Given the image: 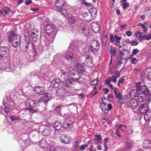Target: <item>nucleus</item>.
Listing matches in <instances>:
<instances>
[{
	"instance_id": "nucleus-1",
	"label": "nucleus",
	"mask_w": 151,
	"mask_h": 151,
	"mask_svg": "<svg viewBox=\"0 0 151 151\" xmlns=\"http://www.w3.org/2000/svg\"><path fill=\"white\" fill-rule=\"evenodd\" d=\"M58 76L61 80L65 81L60 82V84L65 86H71V85H75L76 84V81L78 82V80L80 79V78H78L74 79V80H76V81H73L72 79H69L68 77L67 72L66 73L64 70H60L58 74Z\"/></svg>"
},
{
	"instance_id": "nucleus-2",
	"label": "nucleus",
	"mask_w": 151,
	"mask_h": 151,
	"mask_svg": "<svg viewBox=\"0 0 151 151\" xmlns=\"http://www.w3.org/2000/svg\"><path fill=\"white\" fill-rule=\"evenodd\" d=\"M18 35L14 31H12L8 35L9 42L11 43L12 46L16 48L20 42V39H18Z\"/></svg>"
},
{
	"instance_id": "nucleus-3",
	"label": "nucleus",
	"mask_w": 151,
	"mask_h": 151,
	"mask_svg": "<svg viewBox=\"0 0 151 151\" xmlns=\"http://www.w3.org/2000/svg\"><path fill=\"white\" fill-rule=\"evenodd\" d=\"M65 2V0H57L55 4L57 11L64 15L68 14L66 9L62 8L64 6Z\"/></svg>"
},
{
	"instance_id": "nucleus-4",
	"label": "nucleus",
	"mask_w": 151,
	"mask_h": 151,
	"mask_svg": "<svg viewBox=\"0 0 151 151\" xmlns=\"http://www.w3.org/2000/svg\"><path fill=\"white\" fill-rule=\"evenodd\" d=\"M3 104L6 108L13 109L15 105V103L9 98H4L3 101Z\"/></svg>"
},
{
	"instance_id": "nucleus-5",
	"label": "nucleus",
	"mask_w": 151,
	"mask_h": 151,
	"mask_svg": "<svg viewBox=\"0 0 151 151\" xmlns=\"http://www.w3.org/2000/svg\"><path fill=\"white\" fill-rule=\"evenodd\" d=\"M144 118L145 121V128H149L151 125V112H149L146 114L144 116Z\"/></svg>"
},
{
	"instance_id": "nucleus-6",
	"label": "nucleus",
	"mask_w": 151,
	"mask_h": 151,
	"mask_svg": "<svg viewBox=\"0 0 151 151\" xmlns=\"http://www.w3.org/2000/svg\"><path fill=\"white\" fill-rule=\"evenodd\" d=\"M60 140L63 143L69 144L71 142L72 139L70 136L63 134L60 137Z\"/></svg>"
},
{
	"instance_id": "nucleus-7",
	"label": "nucleus",
	"mask_w": 151,
	"mask_h": 151,
	"mask_svg": "<svg viewBox=\"0 0 151 151\" xmlns=\"http://www.w3.org/2000/svg\"><path fill=\"white\" fill-rule=\"evenodd\" d=\"M49 124L46 125H42L40 127V129L43 128L44 129V130L42 131V133L43 135L45 136H48L51 133V126H49Z\"/></svg>"
},
{
	"instance_id": "nucleus-8",
	"label": "nucleus",
	"mask_w": 151,
	"mask_h": 151,
	"mask_svg": "<svg viewBox=\"0 0 151 151\" xmlns=\"http://www.w3.org/2000/svg\"><path fill=\"white\" fill-rule=\"evenodd\" d=\"M119 128L122 132L124 130H125L127 133L129 134H131L133 132L132 130V127L130 126L123 125L120 124L119 126Z\"/></svg>"
},
{
	"instance_id": "nucleus-9",
	"label": "nucleus",
	"mask_w": 151,
	"mask_h": 151,
	"mask_svg": "<svg viewBox=\"0 0 151 151\" xmlns=\"http://www.w3.org/2000/svg\"><path fill=\"white\" fill-rule=\"evenodd\" d=\"M63 86L58 88L56 90V93L57 95L60 96H63L65 93H66V90L65 87L67 86Z\"/></svg>"
},
{
	"instance_id": "nucleus-10",
	"label": "nucleus",
	"mask_w": 151,
	"mask_h": 151,
	"mask_svg": "<svg viewBox=\"0 0 151 151\" xmlns=\"http://www.w3.org/2000/svg\"><path fill=\"white\" fill-rule=\"evenodd\" d=\"M149 110L148 105L145 103L142 104L139 107V111L142 114H145Z\"/></svg>"
},
{
	"instance_id": "nucleus-11",
	"label": "nucleus",
	"mask_w": 151,
	"mask_h": 151,
	"mask_svg": "<svg viewBox=\"0 0 151 151\" xmlns=\"http://www.w3.org/2000/svg\"><path fill=\"white\" fill-rule=\"evenodd\" d=\"M92 58L91 56L88 55L86 57V60L85 61L84 64L87 65L88 66L91 67L93 65Z\"/></svg>"
},
{
	"instance_id": "nucleus-12",
	"label": "nucleus",
	"mask_w": 151,
	"mask_h": 151,
	"mask_svg": "<svg viewBox=\"0 0 151 151\" xmlns=\"http://www.w3.org/2000/svg\"><path fill=\"white\" fill-rule=\"evenodd\" d=\"M34 91L40 94H44L45 93L43 88L39 86H37L34 88Z\"/></svg>"
},
{
	"instance_id": "nucleus-13",
	"label": "nucleus",
	"mask_w": 151,
	"mask_h": 151,
	"mask_svg": "<svg viewBox=\"0 0 151 151\" xmlns=\"http://www.w3.org/2000/svg\"><path fill=\"white\" fill-rule=\"evenodd\" d=\"M125 142L126 149L128 150L130 149L133 145V142L129 139L127 138L125 139Z\"/></svg>"
},
{
	"instance_id": "nucleus-14",
	"label": "nucleus",
	"mask_w": 151,
	"mask_h": 151,
	"mask_svg": "<svg viewBox=\"0 0 151 151\" xmlns=\"http://www.w3.org/2000/svg\"><path fill=\"white\" fill-rule=\"evenodd\" d=\"M92 28L96 33L98 32L100 30L99 25L96 22H93L91 25Z\"/></svg>"
},
{
	"instance_id": "nucleus-15",
	"label": "nucleus",
	"mask_w": 151,
	"mask_h": 151,
	"mask_svg": "<svg viewBox=\"0 0 151 151\" xmlns=\"http://www.w3.org/2000/svg\"><path fill=\"white\" fill-rule=\"evenodd\" d=\"M142 146L145 149H151V141L149 140H145L142 143Z\"/></svg>"
},
{
	"instance_id": "nucleus-16",
	"label": "nucleus",
	"mask_w": 151,
	"mask_h": 151,
	"mask_svg": "<svg viewBox=\"0 0 151 151\" xmlns=\"http://www.w3.org/2000/svg\"><path fill=\"white\" fill-rule=\"evenodd\" d=\"M9 111V108H6L5 106L3 108L2 106H0V114H3L5 116H6Z\"/></svg>"
},
{
	"instance_id": "nucleus-17",
	"label": "nucleus",
	"mask_w": 151,
	"mask_h": 151,
	"mask_svg": "<svg viewBox=\"0 0 151 151\" xmlns=\"http://www.w3.org/2000/svg\"><path fill=\"white\" fill-rule=\"evenodd\" d=\"M68 78H73L74 77L73 76H75L78 74V72L75 70H68V72H67Z\"/></svg>"
},
{
	"instance_id": "nucleus-18",
	"label": "nucleus",
	"mask_w": 151,
	"mask_h": 151,
	"mask_svg": "<svg viewBox=\"0 0 151 151\" xmlns=\"http://www.w3.org/2000/svg\"><path fill=\"white\" fill-rule=\"evenodd\" d=\"M142 32H138L135 33V36L136 38L139 37V40L140 41L145 40H146L145 37V35L142 36Z\"/></svg>"
},
{
	"instance_id": "nucleus-19",
	"label": "nucleus",
	"mask_w": 151,
	"mask_h": 151,
	"mask_svg": "<svg viewBox=\"0 0 151 151\" xmlns=\"http://www.w3.org/2000/svg\"><path fill=\"white\" fill-rule=\"evenodd\" d=\"M9 50V49L6 47H0V53L4 55H6L8 53Z\"/></svg>"
},
{
	"instance_id": "nucleus-20",
	"label": "nucleus",
	"mask_w": 151,
	"mask_h": 151,
	"mask_svg": "<svg viewBox=\"0 0 151 151\" xmlns=\"http://www.w3.org/2000/svg\"><path fill=\"white\" fill-rule=\"evenodd\" d=\"M75 67L76 69L78 70V72L82 73L84 71L83 66L81 64L79 63H76L75 65Z\"/></svg>"
},
{
	"instance_id": "nucleus-21",
	"label": "nucleus",
	"mask_w": 151,
	"mask_h": 151,
	"mask_svg": "<svg viewBox=\"0 0 151 151\" xmlns=\"http://www.w3.org/2000/svg\"><path fill=\"white\" fill-rule=\"evenodd\" d=\"M45 29L48 35H50L54 31L53 27L49 24H47L45 27Z\"/></svg>"
},
{
	"instance_id": "nucleus-22",
	"label": "nucleus",
	"mask_w": 151,
	"mask_h": 151,
	"mask_svg": "<svg viewBox=\"0 0 151 151\" xmlns=\"http://www.w3.org/2000/svg\"><path fill=\"white\" fill-rule=\"evenodd\" d=\"M49 99L48 96H42L41 98L39 99L38 101L39 103H42L45 104L47 103Z\"/></svg>"
},
{
	"instance_id": "nucleus-23",
	"label": "nucleus",
	"mask_w": 151,
	"mask_h": 151,
	"mask_svg": "<svg viewBox=\"0 0 151 151\" xmlns=\"http://www.w3.org/2000/svg\"><path fill=\"white\" fill-rule=\"evenodd\" d=\"M139 91L141 94H144L145 95L149 93L147 87L145 85H142L141 86Z\"/></svg>"
},
{
	"instance_id": "nucleus-24",
	"label": "nucleus",
	"mask_w": 151,
	"mask_h": 151,
	"mask_svg": "<svg viewBox=\"0 0 151 151\" xmlns=\"http://www.w3.org/2000/svg\"><path fill=\"white\" fill-rule=\"evenodd\" d=\"M73 58V54L71 52L67 51L65 52V59L69 60H72Z\"/></svg>"
},
{
	"instance_id": "nucleus-25",
	"label": "nucleus",
	"mask_w": 151,
	"mask_h": 151,
	"mask_svg": "<svg viewBox=\"0 0 151 151\" xmlns=\"http://www.w3.org/2000/svg\"><path fill=\"white\" fill-rule=\"evenodd\" d=\"M39 145L41 148L44 149L45 148L48 147L49 146V144L46 142L45 140H43L41 141Z\"/></svg>"
},
{
	"instance_id": "nucleus-26",
	"label": "nucleus",
	"mask_w": 151,
	"mask_h": 151,
	"mask_svg": "<svg viewBox=\"0 0 151 151\" xmlns=\"http://www.w3.org/2000/svg\"><path fill=\"white\" fill-rule=\"evenodd\" d=\"M129 103L133 108H136L138 105V102L135 99H132L130 101Z\"/></svg>"
},
{
	"instance_id": "nucleus-27",
	"label": "nucleus",
	"mask_w": 151,
	"mask_h": 151,
	"mask_svg": "<svg viewBox=\"0 0 151 151\" xmlns=\"http://www.w3.org/2000/svg\"><path fill=\"white\" fill-rule=\"evenodd\" d=\"M59 80H53L52 81L51 83V86L52 87L54 88H58L59 87V86L61 85L63 86L62 84H60V83H59L58 82Z\"/></svg>"
},
{
	"instance_id": "nucleus-28",
	"label": "nucleus",
	"mask_w": 151,
	"mask_h": 151,
	"mask_svg": "<svg viewBox=\"0 0 151 151\" xmlns=\"http://www.w3.org/2000/svg\"><path fill=\"white\" fill-rule=\"evenodd\" d=\"M62 127V125L60 122L59 121L56 122L54 124L53 127L56 130H59Z\"/></svg>"
},
{
	"instance_id": "nucleus-29",
	"label": "nucleus",
	"mask_w": 151,
	"mask_h": 151,
	"mask_svg": "<svg viewBox=\"0 0 151 151\" xmlns=\"http://www.w3.org/2000/svg\"><path fill=\"white\" fill-rule=\"evenodd\" d=\"M141 92L139 91V90H133L131 91V93L132 94H133L134 96L135 97H138L139 94H140Z\"/></svg>"
},
{
	"instance_id": "nucleus-30",
	"label": "nucleus",
	"mask_w": 151,
	"mask_h": 151,
	"mask_svg": "<svg viewBox=\"0 0 151 151\" xmlns=\"http://www.w3.org/2000/svg\"><path fill=\"white\" fill-rule=\"evenodd\" d=\"M91 46H92L93 47H99V42L96 40H93L91 41L90 43Z\"/></svg>"
},
{
	"instance_id": "nucleus-31",
	"label": "nucleus",
	"mask_w": 151,
	"mask_h": 151,
	"mask_svg": "<svg viewBox=\"0 0 151 151\" xmlns=\"http://www.w3.org/2000/svg\"><path fill=\"white\" fill-rule=\"evenodd\" d=\"M81 142L80 139H76L75 140V144L73 147V148L75 150L76 149L77 147H78L79 145V143Z\"/></svg>"
},
{
	"instance_id": "nucleus-32",
	"label": "nucleus",
	"mask_w": 151,
	"mask_h": 151,
	"mask_svg": "<svg viewBox=\"0 0 151 151\" xmlns=\"http://www.w3.org/2000/svg\"><path fill=\"white\" fill-rule=\"evenodd\" d=\"M145 95L144 94H139L137 97V99L140 102H142L145 101Z\"/></svg>"
},
{
	"instance_id": "nucleus-33",
	"label": "nucleus",
	"mask_w": 151,
	"mask_h": 151,
	"mask_svg": "<svg viewBox=\"0 0 151 151\" xmlns=\"http://www.w3.org/2000/svg\"><path fill=\"white\" fill-rule=\"evenodd\" d=\"M92 47V46L90 45L89 48L90 50L93 53L96 52L98 51L99 47Z\"/></svg>"
},
{
	"instance_id": "nucleus-34",
	"label": "nucleus",
	"mask_w": 151,
	"mask_h": 151,
	"mask_svg": "<svg viewBox=\"0 0 151 151\" xmlns=\"http://www.w3.org/2000/svg\"><path fill=\"white\" fill-rule=\"evenodd\" d=\"M82 31L83 32V34L85 36H87L89 35V31L88 28L83 27Z\"/></svg>"
},
{
	"instance_id": "nucleus-35",
	"label": "nucleus",
	"mask_w": 151,
	"mask_h": 151,
	"mask_svg": "<svg viewBox=\"0 0 151 151\" xmlns=\"http://www.w3.org/2000/svg\"><path fill=\"white\" fill-rule=\"evenodd\" d=\"M70 125V124L69 123L68 120L66 119L63 123V126L64 128H66L69 127Z\"/></svg>"
},
{
	"instance_id": "nucleus-36",
	"label": "nucleus",
	"mask_w": 151,
	"mask_h": 151,
	"mask_svg": "<svg viewBox=\"0 0 151 151\" xmlns=\"http://www.w3.org/2000/svg\"><path fill=\"white\" fill-rule=\"evenodd\" d=\"M93 141H97L101 143L102 142V138L100 135L97 134L95 135V137Z\"/></svg>"
},
{
	"instance_id": "nucleus-37",
	"label": "nucleus",
	"mask_w": 151,
	"mask_h": 151,
	"mask_svg": "<svg viewBox=\"0 0 151 151\" xmlns=\"http://www.w3.org/2000/svg\"><path fill=\"white\" fill-rule=\"evenodd\" d=\"M120 76V74L119 73H116L115 74V76H113L112 78V81L114 83H115L116 82V78L119 77Z\"/></svg>"
},
{
	"instance_id": "nucleus-38",
	"label": "nucleus",
	"mask_w": 151,
	"mask_h": 151,
	"mask_svg": "<svg viewBox=\"0 0 151 151\" xmlns=\"http://www.w3.org/2000/svg\"><path fill=\"white\" fill-rule=\"evenodd\" d=\"M29 139H26L25 141L23 142L24 144L25 145H22V146L23 147H27L30 144V141Z\"/></svg>"
},
{
	"instance_id": "nucleus-39",
	"label": "nucleus",
	"mask_w": 151,
	"mask_h": 151,
	"mask_svg": "<svg viewBox=\"0 0 151 151\" xmlns=\"http://www.w3.org/2000/svg\"><path fill=\"white\" fill-rule=\"evenodd\" d=\"M138 26H141V27L143 29V31L146 32L147 30V28L146 26L144 24L142 23H139L137 24Z\"/></svg>"
},
{
	"instance_id": "nucleus-40",
	"label": "nucleus",
	"mask_w": 151,
	"mask_h": 151,
	"mask_svg": "<svg viewBox=\"0 0 151 151\" xmlns=\"http://www.w3.org/2000/svg\"><path fill=\"white\" fill-rule=\"evenodd\" d=\"M10 118L12 121L17 120L20 119V118L19 116H17L14 115H11L10 116Z\"/></svg>"
},
{
	"instance_id": "nucleus-41",
	"label": "nucleus",
	"mask_w": 151,
	"mask_h": 151,
	"mask_svg": "<svg viewBox=\"0 0 151 151\" xmlns=\"http://www.w3.org/2000/svg\"><path fill=\"white\" fill-rule=\"evenodd\" d=\"M68 19L70 22L72 23H74L76 21V19L73 17H69Z\"/></svg>"
},
{
	"instance_id": "nucleus-42",
	"label": "nucleus",
	"mask_w": 151,
	"mask_h": 151,
	"mask_svg": "<svg viewBox=\"0 0 151 151\" xmlns=\"http://www.w3.org/2000/svg\"><path fill=\"white\" fill-rule=\"evenodd\" d=\"M32 36L33 38H34L35 37H36V38L38 37V36L37 31H32Z\"/></svg>"
},
{
	"instance_id": "nucleus-43",
	"label": "nucleus",
	"mask_w": 151,
	"mask_h": 151,
	"mask_svg": "<svg viewBox=\"0 0 151 151\" xmlns=\"http://www.w3.org/2000/svg\"><path fill=\"white\" fill-rule=\"evenodd\" d=\"M116 50L114 48L112 49L111 48L110 50V52L111 56H115L116 55Z\"/></svg>"
},
{
	"instance_id": "nucleus-44",
	"label": "nucleus",
	"mask_w": 151,
	"mask_h": 151,
	"mask_svg": "<svg viewBox=\"0 0 151 151\" xmlns=\"http://www.w3.org/2000/svg\"><path fill=\"white\" fill-rule=\"evenodd\" d=\"M7 10L6 9H3L2 14L3 15H6L8 14L10 12L9 9L8 8H7Z\"/></svg>"
},
{
	"instance_id": "nucleus-45",
	"label": "nucleus",
	"mask_w": 151,
	"mask_h": 151,
	"mask_svg": "<svg viewBox=\"0 0 151 151\" xmlns=\"http://www.w3.org/2000/svg\"><path fill=\"white\" fill-rule=\"evenodd\" d=\"M124 51L120 50V56L121 58L122 59H125L126 58L125 54H124Z\"/></svg>"
},
{
	"instance_id": "nucleus-46",
	"label": "nucleus",
	"mask_w": 151,
	"mask_h": 151,
	"mask_svg": "<svg viewBox=\"0 0 151 151\" xmlns=\"http://www.w3.org/2000/svg\"><path fill=\"white\" fill-rule=\"evenodd\" d=\"M111 81H112V77H109L105 81V83L106 84H109Z\"/></svg>"
},
{
	"instance_id": "nucleus-47",
	"label": "nucleus",
	"mask_w": 151,
	"mask_h": 151,
	"mask_svg": "<svg viewBox=\"0 0 151 151\" xmlns=\"http://www.w3.org/2000/svg\"><path fill=\"white\" fill-rule=\"evenodd\" d=\"M129 6V3L128 2H126L122 3V8L123 9H127Z\"/></svg>"
},
{
	"instance_id": "nucleus-48",
	"label": "nucleus",
	"mask_w": 151,
	"mask_h": 151,
	"mask_svg": "<svg viewBox=\"0 0 151 151\" xmlns=\"http://www.w3.org/2000/svg\"><path fill=\"white\" fill-rule=\"evenodd\" d=\"M82 3L83 5L89 7H91L92 6V4L91 3L87 2L85 1H83L82 2Z\"/></svg>"
},
{
	"instance_id": "nucleus-49",
	"label": "nucleus",
	"mask_w": 151,
	"mask_h": 151,
	"mask_svg": "<svg viewBox=\"0 0 151 151\" xmlns=\"http://www.w3.org/2000/svg\"><path fill=\"white\" fill-rule=\"evenodd\" d=\"M145 37L146 40L147 41L151 39V34H147L145 35Z\"/></svg>"
},
{
	"instance_id": "nucleus-50",
	"label": "nucleus",
	"mask_w": 151,
	"mask_h": 151,
	"mask_svg": "<svg viewBox=\"0 0 151 151\" xmlns=\"http://www.w3.org/2000/svg\"><path fill=\"white\" fill-rule=\"evenodd\" d=\"M98 82V79L97 78L91 81L90 82V84L91 85H95L97 84Z\"/></svg>"
},
{
	"instance_id": "nucleus-51",
	"label": "nucleus",
	"mask_w": 151,
	"mask_h": 151,
	"mask_svg": "<svg viewBox=\"0 0 151 151\" xmlns=\"http://www.w3.org/2000/svg\"><path fill=\"white\" fill-rule=\"evenodd\" d=\"M114 36L116 42L117 43L120 42L121 40L120 37L118 36L117 35H115Z\"/></svg>"
},
{
	"instance_id": "nucleus-52",
	"label": "nucleus",
	"mask_w": 151,
	"mask_h": 151,
	"mask_svg": "<svg viewBox=\"0 0 151 151\" xmlns=\"http://www.w3.org/2000/svg\"><path fill=\"white\" fill-rule=\"evenodd\" d=\"M100 106L101 109H103L104 108L107 107L106 104L103 102L100 103Z\"/></svg>"
},
{
	"instance_id": "nucleus-53",
	"label": "nucleus",
	"mask_w": 151,
	"mask_h": 151,
	"mask_svg": "<svg viewBox=\"0 0 151 151\" xmlns=\"http://www.w3.org/2000/svg\"><path fill=\"white\" fill-rule=\"evenodd\" d=\"M29 105L32 108L34 107L35 105V102L32 100H30L29 101Z\"/></svg>"
},
{
	"instance_id": "nucleus-54",
	"label": "nucleus",
	"mask_w": 151,
	"mask_h": 151,
	"mask_svg": "<svg viewBox=\"0 0 151 151\" xmlns=\"http://www.w3.org/2000/svg\"><path fill=\"white\" fill-rule=\"evenodd\" d=\"M27 36H28V37L29 38V32L28 29H25L24 31V37L25 38Z\"/></svg>"
},
{
	"instance_id": "nucleus-55",
	"label": "nucleus",
	"mask_w": 151,
	"mask_h": 151,
	"mask_svg": "<svg viewBox=\"0 0 151 151\" xmlns=\"http://www.w3.org/2000/svg\"><path fill=\"white\" fill-rule=\"evenodd\" d=\"M115 95L116 98L119 101L121 100L122 98V96L121 94L120 93H119L118 94H116V95Z\"/></svg>"
},
{
	"instance_id": "nucleus-56",
	"label": "nucleus",
	"mask_w": 151,
	"mask_h": 151,
	"mask_svg": "<svg viewBox=\"0 0 151 151\" xmlns=\"http://www.w3.org/2000/svg\"><path fill=\"white\" fill-rule=\"evenodd\" d=\"M32 46V52H34V55L35 56H36V51L35 49V45L33 43H32L31 44Z\"/></svg>"
},
{
	"instance_id": "nucleus-57",
	"label": "nucleus",
	"mask_w": 151,
	"mask_h": 151,
	"mask_svg": "<svg viewBox=\"0 0 151 151\" xmlns=\"http://www.w3.org/2000/svg\"><path fill=\"white\" fill-rule=\"evenodd\" d=\"M138 44V42L136 40H133L131 42V45L132 46H136Z\"/></svg>"
},
{
	"instance_id": "nucleus-58",
	"label": "nucleus",
	"mask_w": 151,
	"mask_h": 151,
	"mask_svg": "<svg viewBox=\"0 0 151 151\" xmlns=\"http://www.w3.org/2000/svg\"><path fill=\"white\" fill-rule=\"evenodd\" d=\"M141 86H140V83L139 82L137 83H136L135 85V87L137 89L136 90L140 91V90Z\"/></svg>"
},
{
	"instance_id": "nucleus-59",
	"label": "nucleus",
	"mask_w": 151,
	"mask_h": 151,
	"mask_svg": "<svg viewBox=\"0 0 151 151\" xmlns=\"http://www.w3.org/2000/svg\"><path fill=\"white\" fill-rule=\"evenodd\" d=\"M30 38L28 37V39H27V40H25V42L26 43H27V45H26L25 47L26 49H27L28 48L29 46L28 45L30 43Z\"/></svg>"
},
{
	"instance_id": "nucleus-60",
	"label": "nucleus",
	"mask_w": 151,
	"mask_h": 151,
	"mask_svg": "<svg viewBox=\"0 0 151 151\" xmlns=\"http://www.w3.org/2000/svg\"><path fill=\"white\" fill-rule=\"evenodd\" d=\"M131 62L134 64H135L137 62V60L135 58H132Z\"/></svg>"
},
{
	"instance_id": "nucleus-61",
	"label": "nucleus",
	"mask_w": 151,
	"mask_h": 151,
	"mask_svg": "<svg viewBox=\"0 0 151 151\" xmlns=\"http://www.w3.org/2000/svg\"><path fill=\"white\" fill-rule=\"evenodd\" d=\"M88 146L87 145H83L80 146V150L81 151H83L85 150L86 147Z\"/></svg>"
},
{
	"instance_id": "nucleus-62",
	"label": "nucleus",
	"mask_w": 151,
	"mask_h": 151,
	"mask_svg": "<svg viewBox=\"0 0 151 151\" xmlns=\"http://www.w3.org/2000/svg\"><path fill=\"white\" fill-rule=\"evenodd\" d=\"M110 41L112 42H113L114 41V35L112 34H111L109 36Z\"/></svg>"
},
{
	"instance_id": "nucleus-63",
	"label": "nucleus",
	"mask_w": 151,
	"mask_h": 151,
	"mask_svg": "<svg viewBox=\"0 0 151 151\" xmlns=\"http://www.w3.org/2000/svg\"><path fill=\"white\" fill-rule=\"evenodd\" d=\"M139 52V50L137 49H134L132 51V54L133 55H136Z\"/></svg>"
},
{
	"instance_id": "nucleus-64",
	"label": "nucleus",
	"mask_w": 151,
	"mask_h": 151,
	"mask_svg": "<svg viewBox=\"0 0 151 151\" xmlns=\"http://www.w3.org/2000/svg\"><path fill=\"white\" fill-rule=\"evenodd\" d=\"M147 75L148 78L150 80L151 79V70H150V71H148Z\"/></svg>"
}]
</instances>
